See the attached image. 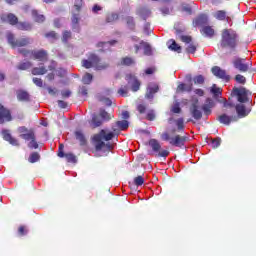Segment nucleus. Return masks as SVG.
<instances>
[{"instance_id": "6", "label": "nucleus", "mask_w": 256, "mask_h": 256, "mask_svg": "<svg viewBox=\"0 0 256 256\" xmlns=\"http://www.w3.org/2000/svg\"><path fill=\"white\" fill-rule=\"evenodd\" d=\"M232 94L237 97L239 103H247L249 102V91L243 87L233 88Z\"/></svg>"}, {"instance_id": "3", "label": "nucleus", "mask_w": 256, "mask_h": 256, "mask_svg": "<svg viewBox=\"0 0 256 256\" xmlns=\"http://www.w3.org/2000/svg\"><path fill=\"white\" fill-rule=\"evenodd\" d=\"M221 47L225 49L230 47V49H235L237 47V32L233 29H224L222 32Z\"/></svg>"}, {"instance_id": "64", "label": "nucleus", "mask_w": 256, "mask_h": 256, "mask_svg": "<svg viewBox=\"0 0 256 256\" xmlns=\"http://www.w3.org/2000/svg\"><path fill=\"white\" fill-rule=\"evenodd\" d=\"M33 83L37 85V87H43V80L41 78H33Z\"/></svg>"}, {"instance_id": "5", "label": "nucleus", "mask_w": 256, "mask_h": 256, "mask_svg": "<svg viewBox=\"0 0 256 256\" xmlns=\"http://www.w3.org/2000/svg\"><path fill=\"white\" fill-rule=\"evenodd\" d=\"M148 145L151 147L153 153L156 155V157H169V150L163 149L161 146V143H159V140L157 139H150L148 142Z\"/></svg>"}, {"instance_id": "28", "label": "nucleus", "mask_w": 256, "mask_h": 256, "mask_svg": "<svg viewBox=\"0 0 256 256\" xmlns=\"http://www.w3.org/2000/svg\"><path fill=\"white\" fill-rule=\"evenodd\" d=\"M125 23L131 31H135V18L133 16H127L125 18Z\"/></svg>"}, {"instance_id": "54", "label": "nucleus", "mask_w": 256, "mask_h": 256, "mask_svg": "<svg viewBox=\"0 0 256 256\" xmlns=\"http://www.w3.org/2000/svg\"><path fill=\"white\" fill-rule=\"evenodd\" d=\"M145 183V178L143 176H138L134 179V184L137 185V187L143 185Z\"/></svg>"}, {"instance_id": "47", "label": "nucleus", "mask_w": 256, "mask_h": 256, "mask_svg": "<svg viewBox=\"0 0 256 256\" xmlns=\"http://www.w3.org/2000/svg\"><path fill=\"white\" fill-rule=\"evenodd\" d=\"M75 135H76V139L80 141V145H85V143H87V140L85 139V136L83 135V133L76 132Z\"/></svg>"}, {"instance_id": "41", "label": "nucleus", "mask_w": 256, "mask_h": 256, "mask_svg": "<svg viewBox=\"0 0 256 256\" xmlns=\"http://www.w3.org/2000/svg\"><path fill=\"white\" fill-rule=\"evenodd\" d=\"M172 43L169 46V49H171V51H176L177 53H181V47L179 46V44H177V42L175 40H171Z\"/></svg>"}, {"instance_id": "10", "label": "nucleus", "mask_w": 256, "mask_h": 256, "mask_svg": "<svg viewBox=\"0 0 256 256\" xmlns=\"http://www.w3.org/2000/svg\"><path fill=\"white\" fill-rule=\"evenodd\" d=\"M125 79L129 84H131V89L134 91V93L141 89V81H139L135 75L127 74Z\"/></svg>"}, {"instance_id": "2", "label": "nucleus", "mask_w": 256, "mask_h": 256, "mask_svg": "<svg viewBox=\"0 0 256 256\" xmlns=\"http://www.w3.org/2000/svg\"><path fill=\"white\" fill-rule=\"evenodd\" d=\"M82 67L84 69H95V71H105V69H109V63L101 62L99 55L90 53L88 59L82 60Z\"/></svg>"}, {"instance_id": "55", "label": "nucleus", "mask_w": 256, "mask_h": 256, "mask_svg": "<svg viewBox=\"0 0 256 256\" xmlns=\"http://www.w3.org/2000/svg\"><path fill=\"white\" fill-rule=\"evenodd\" d=\"M137 111L143 115L147 111V106L143 103L137 105Z\"/></svg>"}, {"instance_id": "27", "label": "nucleus", "mask_w": 256, "mask_h": 256, "mask_svg": "<svg viewBox=\"0 0 256 256\" xmlns=\"http://www.w3.org/2000/svg\"><path fill=\"white\" fill-rule=\"evenodd\" d=\"M32 75H45L47 73V68L45 66L34 67L31 70Z\"/></svg>"}, {"instance_id": "59", "label": "nucleus", "mask_w": 256, "mask_h": 256, "mask_svg": "<svg viewBox=\"0 0 256 256\" xmlns=\"http://www.w3.org/2000/svg\"><path fill=\"white\" fill-rule=\"evenodd\" d=\"M65 146L63 144H59V148H58V157H65V152H64Z\"/></svg>"}, {"instance_id": "36", "label": "nucleus", "mask_w": 256, "mask_h": 256, "mask_svg": "<svg viewBox=\"0 0 256 256\" xmlns=\"http://www.w3.org/2000/svg\"><path fill=\"white\" fill-rule=\"evenodd\" d=\"M215 17L216 19H218L219 21H225L226 17H227V12L223 11V10H219L215 13Z\"/></svg>"}, {"instance_id": "25", "label": "nucleus", "mask_w": 256, "mask_h": 256, "mask_svg": "<svg viewBox=\"0 0 256 256\" xmlns=\"http://www.w3.org/2000/svg\"><path fill=\"white\" fill-rule=\"evenodd\" d=\"M207 21L206 15H200L195 19L194 23L196 27H201V25H207Z\"/></svg>"}, {"instance_id": "42", "label": "nucleus", "mask_w": 256, "mask_h": 256, "mask_svg": "<svg viewBox=\"0 0 256 256\" xmlns=\"http://www.w3.org/2000/svg\"><path fill=\"white\" fill-rule=\"evenodd\" d=\"M220 123H224V125H229L231 123V118L227 115H221L218 117Z\"/></svg>"}, {"instance_id": "32", "label": "nucleus", "mask_w": 256, "mask_h": 256, "mask_svg": "<svg viewBox=\"0 0 256 256\" xmlns=\"http://www.w3.org/2000/svg\"><path fill=\"white\" fill-rule=\"evenodd\" d=\"M98 101H100V103H103V105H105L106 107H111V105H113V102L111 101V99L103 95L98 96Z\"/></svg>"}, {"instance_id": "9", "label": "nucleus", "mask_w": 256, "mask_h": 256, "mask_svg": "<svg viewBox=\"0 0 256 256\" xmlns=\"http://www.w3.org/2000/svg\"><path fill=\"white\" fill-rule=\"evenodd\" d=\"M13 120V116H11V110L0 104V124L2 125L5 122H9Z\"/></svg>"}, {"instance_id": "63", "label": "nucleus", "mask_w": 256, "mask_h": 256, "mask_svg": "<svg viewBox=\"0 0 256 256\" xmlns=\"http://www.w3.org/2000/svg\"><path fill=\"white\" fill-rule=\"evenodd\" d=\"M180 40H181L183 43H191V41H193V39L191 38V36H185V35L180 36Z\"/></svg>"}, {"instance_id": "43", "label": "nucleus", "mask_w": 256, "mask_h": 256, "mask_svg": "<svg viewBox=\"0 0 256 256\" xmlns=\"http://www.w3.org/2000/svg\"><path fill=\"white\" fill-rule=\"evenodd\" d=\"M35 137V130L30 129V132L24 134V137L22 139H24L25 141H31V139H35Z\"/></svg>"}, {"instance_id": "49", "label": "nucleus", "mask_w": 256, "mask_h": 256, "mask_svg": "<svg viewBox=\"0 0 256 256\" xmlns=\"http://www.w3.org/2000/svg\"><path fill=\"white\" fill-rule=\"evenodd\" d=\"M195 85H203L205 83V77L203 75H198L193 78Z\"/></svg>"}, {"instance_id": "21", "label": "nucleus", "mask_w": 256, "mask_h": 256, "mask_svg": "<svg viewBox=\"0 0 256 256\" xmlns=\"http://www.w3.org/2000/svg\"><path fill=\"white\" fill-rule=\"evenodd\" d=\"M5 141H8L11 145H15L16 147H19V140L11 136L9 132L4 131L3 132Z\"/></svg>"}, {"instance_id": "24", "label": "nucleus", "mask_w": 256, "mask_h": 256, "mask_svg": "<svg viewBox=\"0 0 256 256\" xmlns=\"http://www.w3.org/2000/svg\"><path fill=\"white\" fill-rule=\"evenodd\" d=\"M202 33L206 37H214L215 36V29L212 26H204L202 28Z\"/></svg>"}, {"instance_id": "14", "label": "nucleus", "mask_w": 256, "mask_h": 256, "mask_svg": "<svg viewBox=\"0 0 256 256\" xmlns=\"http://www.w3.org/2000/svg\"><path fill=\"white\" fill-rule=\"evenodd\" d=\"M159 91V85L157 83H150L147 87L146 98L153 99V95Z\"/></svg>"}, {"instance_id": "46", "label": "nucleus", "mask_w": 256, "mask_h": 256, "mask_svg": "<svg viewBox=\"0 0 256 256\" xmlns=\"http://www.w3.org/2000/svg\"><path fill=\"white\" fill-rule=\"evenodd\" d=\"M100 117L104 121H111V114H109L107 111H105L103 109L100 110Z\"/></svg>"}, {"instance_id": "40", "label": "nucleus", "mask_w": 256, "mask_h": 256, "mask_svg": "<svg viewBox=\"0 0 256 256\" xmlns=\"http://www.w3.org/2000/svg\"><path fill=\"white\" fill-rule=\"evenodd\" d=\"M175 123L178 131H183L185 129V120H183V118H178Z\"/></svg>"}, {"instance_id": "53", "label": "nucleus", "mask_w": 256, "mask_h": 256, "mask_svg": "<svg viewBox=\"0 0 256 256\" xmlns=\"http://www.w3.org/2000/svg\"><path fill=\"white\" fill-rule=\"evenodd\" d=\"M80 21H81V17L79 16V14L72 15V18H71L72 25H79Z\"/></svg>"}, {"instance_id": "34", "label": "nucleus", "mask_w": 256, "mask_h": 256, "mask_svg": "<svg viewBox=\"0 0 256 256\" xmlns=\"http://www.w3.org/2000/svg\"><path fill=\"white\" fill-rule=\"evenodd\" d=\"M39 159H41V155H39L38 152H33L30 154L28 161H29V163H37V161H39Z\"/></svg>"}, {"instance_id": "4", "label": "nucleus", "mask_w": 256, "mask_h": 256, "mask_svg": "<svg viewBox=\"0 0 256 256\" xmlns=\"http://www.w3.org/2000/svg\"><path fill=\"white\" fill-rule=\"evenodd\" d=\"M175 129L169 132H164L161 135L162 141H168L172 145V147H183L185 143H187V137L181 135H174Z\"/></svg>"}, {"instance_id": "20", "label": "nucleus", "mask_w": 256, "mask_h": 256, "mask_svg": "<svg viewBox=\"0 0 256 256\" xmlns=\"http://www.w3.org/2000/svg\"><path fill=\"white\" fill-rule=\"evenodd\" d=\"M120 64L124 67H132V65H135V59L130 56H125L121 58Z\"/></svg>"}, {"instance_id": "31", "label": "nucleus", "mask_w": 256, "mask_h": 256, "mask_svg": "<svg viewBox=\"0 0 256 256\" xmlns=\"http://www.w3.org/2000/svg\"><path fill=\"white\" fill-rule=\"evenodd\" d=\"M103 125V121L99 119V117L94 116L91 120V127L92 129H97V127H101Z\"/></svg>"}, {"instance_id": "22", "label": "nucleus", "mask_w": 256, "mask_h": 256, "mask_svg": "<svg viewBox=\"0 0 256 256\" xmlns=\"http://www.w3.org/2000/svg\"><path fill=\"white\" fill-rule=\"evenodd\" d=\"M33 40L30 37H23L18 39V41L16 42V47H27L29 45H31V42Z\"/></svg>"}, {"instance_id": "35", "label": "nucleus", "mask_w": 256, "mask_h": 256, "mask_svg": "<svg viewBox=\"0 0 256 256\" xmlns=\"http://www.w3.org/2000/svg\"><path fill=\"white\" fill-rule=\"evenodd\" d=\"M44 37H46V39H49L50 41H57L58 39L57 33L55 31L45 33Z\"/></svg>"}, {"instance_id": "60", "label": "nucleus", "mask_w": 256, "mask_h": 256, "mask_svg": "<svg viewBox=\"0 0 256 256\" xmlns=\"http://www.w3.org/2000/svg\"><path fill=\"white\" fill-rule=\"evenodd\" d=\"M187 53H195V51H197V46H195V44H190L187 48H186Z\"/></svg>"}, {"instance_id": "26", "label": "nucleus", "mask_w": 256, "mask_h": 256, "mask_svg": "<svg viewBox=\"0 0 256 256\" xmlns=\"http://www.w3.org/2000/svg\"><path fill=\"white\" fill-rule=\"evenodd\" d=\"M236 112L239 117H245L247 115V109L243 103L236 105Z\"/></svg>"}, {"instance_id": "51", "label": "nucleus", "mask_w": 256, "mask_h": 256, "mask_svg": "<svg viewBox=\"0 0 256 256\" xmlns=\"http://www.w3.org/2000/svg\"><path fill=\"white\" fill-rule=\"evenodd\" d=\"M210 144L212 145V147L214 149H217V147H219V145H221V139L220 138H212V139H210Z\"/></svg>"}, {"instance_id": "37", "label": "nucleus", "mask_w": 256, "mask_h": 256, "mask_svg": "<svg viewBox=\"0 0 256 256\" xmlns=\"http://www.w3.org/2000/svg\"><path fill=\"white\" fill-rule=\"evenodd\" d=\"M28 147L29 149H39V143H37V137L35 136L34 139L28 140Z\"/></svg>"}, {"instance_id": "11", "label": "nucleus", "mask_w": 256, "mask_h": 256, "mask_svg": "<svg viewBox=\"0 0 256 256\" xmlns=\"http://www.w3.org/2000/svg\"><path fill=\"white\" fill-rule=\"evenodd\" d=\"M31 56L33 59H36V61H48L49 60V54L47 53V50H45V49L32 50Z\"/></svg>"}, {"instance_id": "38", "label": "nucleus", "mask_w": 256, "mask_h": 256, "mask_svg": "<svg viewBox=\"0 0 256 256\" xmlns=\"http://www.w3.org/2000/svg\"><path fill=\"white\" fill-rule=\"evenodd\" d=\"M30 132H31V129H28L25 126H21V127L18 128V133H20L21 139H23V137L25 135H27L28 133H30Z\"/></svg>"}, {"instance_id": "45", "label": "nucleus", "mask_w": 256, "mask_h": 256, "mask_svg": "<svg viewBox=\"0 0 256 256\" xmlns=\"http://www.w3.org/2000/svg\"><path fill=\"white\" fill-rule=\"evenodd\" d=\"M72 38L71 31H64L62 34V41L63 43H68Z\"/></svg>"}, {"instance_id": "16", "label": "nucleus", "mask_w": 256, "mask_h": 256, "mask_svg": "<svg viewBox=\"0 0 256 256\" xmlns=\"http://www.w3.org/2000/svg\"><path fill=\"white\" fill-rule=\"evenodd\" d=\"M31 15H32L35 23H45V21H46L45 15L40 14L39 10H37V9H33L31 11Z\"/></svg>"}, {"instance_id": "58", "label": "nucleus", "mask_w": 256, "mask_h": 256, "mask_svg": "<svg viewBox=\"0 0 256 256\" xmlns=\"http://www.w3.org/2000/svg\"><path fill=\"white\" fill-rule=\"evenodd\" d=\"M146 119H147V121H154V120H155V111L150 110V111L146 114Z\"/></svg>"}, {"instance_id": "61", "label": "nucleus", "mask_w": 256, "mask_h": 256, "mask_svg": "<svg viewBox=\"0 0 256 256\" xmlns=\"http://www.w3.org/2000/svg\"><path fill=\"white\" fill-rule=\"evenodd\" d=\"M211 93H213V95H220L221 88L217 87V85L214 84L211 88Z\"/></svg>"}, {"instance_id": "33", "label": "nucleus", "mask_w": 256, "mask_h": 256, "mask_svg": "<svg viewBox=\"0 0 256 256\" xmlns=\"http://www.w3.org/2000/svg\"><path fill=\"white\" fill-rule=\"evenodd\" d=\"M119 20V14L111 13L106 16V23H115V21Z\"/></svg>"}, {"instance_id": "19", "label": "nucleus", "mask_w": 256, "mask_h": 256, "mask_svg": "<svg viewBox=\"0 0 256 256\" xmlns=\"http://www.w3.org/2000/svg\"><path fill=\"white\" fill-rule=\"evenodd\" d=\"M18 101H30L31 96L29 95V92L25 90H18L16 92Z\"/></svg>"}, {"instance_id": "17", "label": "nucleus", "mask_w": 256, "mask_h": 256, "mask_svg": "<svg viewBox=\"0 0 256 256\" xmlns=\"http://www.w3.org/2000/svg\"><path fill=\"white\" fill-rule=\"evenodd\" d=\"M184 91H186L187 93H191L193 91V84H179L176 89V93H184Z\"/></svg>"}, {"instance_id": "8", "label": "nucleus", "mask_w": 256, "mask_h": 256, "mask_svg": "<svg viewBox=\"0 0 256 256\" xmlns=\"http://www.w3.org/2000/svg\"><path fill=\"white\" fill-rule=\"evenodd\" d=\"M233 65H234L235 69H238V71H241L242 73L249 71L250 64L245 59L235 58L233 61Z\"/></svg>"}, {"instance_id": "44", "label": "nucleus", "mask_w": 256, "mask_h": 256, "mask_svg": "<svg viewBox=\"0 0 256 256\" xmlns=\"http://www.w3.org/2000/svg\"><path fill=\"white\" fill-rule=\"evenodd\" d=\"M96 47H97L98 49H100V51H101L102 53H104V51H105L106 49H109L108 43H107V42H103V41L98 42V43L96 44Z\"/></svg>"}, {"instance_id": "48", "label": "nucleus", "mask_w": 256, "mask_h": 256, "mask_svg": "<svg viewBox=\"0 0 256 256\" xmlns=\"http://www.w3.org/2000/svg\"><path fill=\"white\" fill-rule=\"evenodd\" d=\"M127 93H129V87L127 86L118 89V95H120V97H127Z\"/></svg>"}, {"instance_id": "52", "label": "nucleus", "mask_w": 256, "mask_h": 256, "mask_svg": "<svg viewBox=\"0 0 256 256\" xmlns=\"http://www.w3.org/2000/svg\"><path fill=\"white\" fill-rule=\"evenodd\" d=\"M172 113H181V106L179 105V102H176L171 107Z\"/></svg>"}, {"instance_id": "23", "label": "nucleus", "mask_w": 256, "mask_h": 256, "mask_svg": "<svg viewBox=\"0 0 256 256\" xmlns=\"http://www.w3.org/2000/svg\"><path fill=\"white\" fill-rule=\"evenodd\" d=\"M7 41L11 47L16 48L17 47V41L18 39L15 37V34L13 32H8L6 34Z\"/></svg>"}, {"instance_id": "12", "label": "nucleus", "mask_w": 256, "mask_h": 256, "mask_svg": "<svg viewBox=\"0 0 256 256\" xmlns=\"http://www.w3.org/2000/svg\"><path fill=\"white\" fill-rule=\"evenodd\" d=\"M2 23H8L9 25L15 26L19 23V17L13 13L2 14L0 17Z\"/></svg>"}, {"instance_id": "15", "label": "nucleus", "mask_w": 256, "mask_h": 256, "mask_svg": "<svg viewBox=\"0 0 256 256\" xmlns=\"http://www.w3.org/2000/svg\"><path fill=\"white\" fill-rule=\"evenodd\" d=\"M215 107V103L211 98H207L205 103L202 106V110L204 111L205 115H211V109Z\"/></svg>"}, {"instance_id": "30", "label": "nucleus", "mask_w": 256, "mask_h": 256, "mask_svg": "<svg viewBox=\"0 0 256 256\" xmlns=\"http://www.w3.org/2000/svg\"><path fill=\"white\" fill-rule=\"evenodd\" d=\"M92 81H93V74L86 72L82 77V83H84V85H91Z\"/></svg>"}, {"instance_id": "57", "label": "nucleus", "mask_w": 256, "mask_h": 256, "mask_svg": "<svg viewBox=\"0 0 256 256\" xmlns=\"http://www.w3.org/2000/svg\"><path fill=\"white\" fill-rule=\"evenodd\" d=\"M171 11H173V7H171V6H163L161 8V12L163 13V15H169V13H171Z\"/></svg>"}, {"instance_id": "29", "label": "nucleus", "mask_w": 256, "mask_h": 256, "mask_svg": "<svg viewBox=\"0 0 256 256\" xmlns=\"http://www.w3.org/2000/svg\"><path fill=\"white\" fill-rule=\"evenodd\" d=\"M31 67H33V63L30 61L20 62L17 65V69H19V71H27V69H31Z\"/></svg>"}, {"instance_id": "18", "label": "nucleus", "mask_w": 256, "mask_h": 256, "mask_svg": "<svg viewBox=\"0 0 256 256\" xmlns=\"http://www.w3.org/2000/svg\"><path fill=\"white\" fill-rule=\"evenodd\" d=\"M16 27L19 31H31L33 29V25L30 22H19V20Z\"/></svg>"}, {"instance_id": "7", "label": "nucleus", "mask_w": 256, "mask_h": 256, "mask_svg": "<svg viewBox=\"0 0 256 256\" xmlns=\"http://www.w3.org/2000/svg\"><path fill=\"white\" fill-rule=\"evenodd\" d=\"M212 73L213 75H215V77H218L223 81H226V83H229V81H231V76L227 74V71H225L224 69H221V67L219 66H214L212 68Z\"/></svg>"}, {"instance_id": "62", "label": "nucleus", "mask_w": 256, "mask_h": 256, "mask_svg": "<svg viewBox=\"0 0 256 256\" xmlns=\"http://www.w3.org/2000/svg\"><path fill=\"white\" fill-rule=\"evenodd\" d=\"M18 52L20 55H23L24 57H29L31 51L25 48L19 49Z\"/></svg>"}, {"instance_id": "56", "label": "nucleus", "mask_w": 256, "mask_h": 256, "mask_svg": "<svg viewBox=\"0 0 256 256\" xmlns=\"http://www.w3.org/2000/svg\"><path fill=\"white\" fill-rule=\"evenodd\" d=\"M181 11H183L184 13H188L189 15H191L192 13V9L191 6H189V4H183L181 7Z\"/></svg>"}, {"instance_id": "50", "label": "nucleus", "mask_w": 256, "mask_h": 256, "mask_svg": "<svg viewBox=\"0 0 256 256\" xmlns=\"http://www.w3.org/2000/svg\"><path fill=\"white\" fill-rule=\"evenodd\" d=\"M65 159L68 163H77V157L74 156L72 153L65 154Z\"/></svg>"}, {"instance_id": "39", "label": "nucleus", "mask_w": 256, "mask_h": 256, "mask_svg": "<svg viewBox=\"0 0 256 256\" xmlns=\"http://www.w3.org/2000/svg\"><path fill=\"white\" fill-rule=\"evenodd\" d=\"M234 80L236 81V83H239L240 85H245V83H247V79L245 78V76L241 74H237Z\"/></svg>"}, {"instance_id": "1", "label": "nucleus", "mask_w": 256, "mask_h": 256, "mask_svg": "<svg viewBox=\"0 0 256 256\" xmlns=\"http://www.w3.org/2000/svg\"><path fill=\"white\" fill-rule=\"evenodd\" d=\"M116 127H112L113 132H107V130L102 129L98 134L93 136V143L96 151H102L103 153L112 152L115 149V143H111L112 139H115V134L117 131H125L129 129V122L127 120L117 121Z\"/></svg>"}, {"instance_id": "13", "label": "nucleus", "mask_w": 256, "mask_h": 256, "mask_svg": "<svg viewBox=\"0 0 256 256\" xmlns=\"http://www.w3.org/2000/svg\"><path fill=\"white\" fill-rule=\"evenodd\" d=\"M197 103H199V99L195 98L194 99V104L191 107V114L192 117H194L197 121L203 117V113L201 110H199V106H197Z\"/></svg>"}]
</instances>
